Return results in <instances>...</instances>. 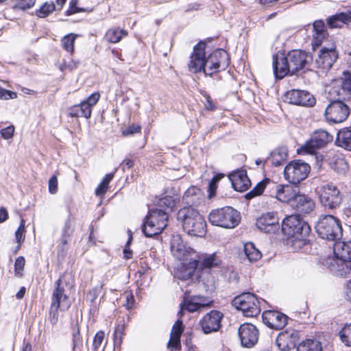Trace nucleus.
<instances>
[{
    "mask_svg": "<svg viewBox=\"0 0 351 351\" xmlns=\"http://www.w3.org/2000/svg\"><path fill=\"white\" fill-rule=\"evenodd\" d=\"M349 106L340 100L331 101L325 110V117L327 121L332 123H341L349 116Z\"/></svg>",
    "mask_w": 351,
    "mask_h": 351,
    "instance_id": "11",
    "label": "nucleus"
},
{
    "mask_svg": "<svg viewBox=\"0 0 351 351\" xmlns=\"http://www.w3.org/2000/svg\"><path fill=\"white\" fill-rule=\"evenodd\" d=\"M290 206L299 214H308L314 210L315 203L308 195L298 193Z\"/></svg>",
    "mask_w": 351,
    "mask_h": 351,
    "instance_id": "23",
    "label": "nucleus"
},
{
    "mask_svg": "<svg viewBox=\"0 0 351 351\" xmlns=\"http://www.w3.org/2000/svg\"><path fill=\"white\" fill-rule=\"evenodd\" d=\"M206 62L204 74L211 76L216 72L225 70L228 66V54L223 49H217L206 58Z\"/></svg>",
    "mask_w": 351,
    "mask_h": 351,
    "instance_id": "10",
    "label": "nucleus"
},
{
    "mask_svg": "<svg viewBox=\"0 0 351 351\" xmlns=\"http://www.w3.org/2000/svg\"><path fill=\"white\" fill-rule=\"evenodd\" d=\"M219 264L220 260L215 254L205 257L201 263V265L203 268L208 269L217 267Z\"/></svg>",
    "mask_w": 351,
    "mask_h": 351,
    "instance_id": "44",
    "label": "nucleus"
},
{
    "mask_svg": "<svg viewBox=\"0 0 351 351\" xmlns=\"http://www.w3.org/2000/svg\"><path fill=\"white\" fill-rule=\"evenodd\" d=\"M313 62L311 53L302 50H291L286 55L278 53L273 56V69L276 77L282 79L287 75H294L308 67Z\"/></svg>",
    "mask_w": 351,
    "mask_h": 351,
    "instance_id": "1",
    "label": "nucleus"
},
{
    "mask_svg": "<svg viewBox=\"0 0 351 351\" xmlns=\"http://www.w3.org/2000/svg\"><path fill=\"white\" fill-rule=\"evenodd\" d=\"M299 340V332L293 329H288L279 333L276 343L281 351H289L296 346Z\"/></svg>",
    "mask_w": 351,
    "mask_h": 351,
    "instance_id": "21",
    "label": "nucleus"
},
{
    "mask_svg": "<svg viewBox=\"0 0 351 351\" xmlns=\"http://www.w3.org/2000/svg\"><path fill=\"white\" fill-rule=\"evenodd\" d=\"M317 193L321 204L329 210H335L340 207L343 195L336 185L330 182L321 185L317 189Z\"/></svg>",
    "mask_w": 351,
    "mask_h": 351,
    "instance_id": "7",
    "label": "nucleus"
},
{
    "mask_svg": "<svg viewBox=\"0 0 351 351\" xmlns=\"http://www.w3.org/2000/svg\"><path fill=\"white\" fill-rule=\"evenodd\" d=\"M288 317L278 311H266L263 313V322L270 328L282 329L287 323Z\"/></svg>",
    "mask_w": 351,
    "mask_h": 351,
    "instance_id": "22",
    "label": "nucleus"
},
{
    "mask_svg": "<svg viewBox=\"0 0 351 351\" xmlns=\"http://www.w3.org/2000/svg\"><path fill=\"white\" fill-rule=\"evenodd\" d=\"M206 43L203 41L198 43L194 47L188 64L189 70L194 73L202 71L204 72L206 62Z\"/></svg>",
    "mask_w": 351,
    "mask_h": 351,
    "instance_id": "15",
    "label": "nucleus"
},
{
    "mask_svg": "<svg viewBox=\"0 0 351 351\" xmlns=\"http://www.w3.org/2000/svg\"><path fill=\"white\" fill-rule=\"evenodd\" d=\"M313 27L314 34L328 33L325 28V23L322 20L315 21Z\"/></svg>",
    "mask_w": 351,
    "mask_h": 351,
    "instance_id": "53",
    "label": "nucleus"
},
{
    "mask_svg": "<svg viewBox=\"0 0 351 351\" xmlns=\"http://www.w3.org/2000/svg\"><path fill=\"white\" fill-rule=\"evenodd\" d=\"M25 262V258L23 256H19L16 259L14 263V270L16 274H19L23 270Z\"/></svg>",
    "mask_w": 351,
    "mask_h": 351,
    "instance_id": "59",
    "label": "nucleus"
},
{
    "mask_svg": "<svg viewBox=\"0 0 351 351\" xmlns=\"http://www.w3.org/2000/svg\"><path fill=\"white\" fill-rule=\"evenodd\" d=\"M69 116L71 117H84L89 119L91 116V110L82 101L80 104L74 105L68 110Z\"/></svg>",
    "mask_w": 351,
    "mask_h": 351,
    "instance_id": "35",
    "label": "nucleus"
},
{
    "mask_svg": "<svg viewBox=\"0 0 351 351\" xmlns=\"http://www.w3.org/2000/svg\"><path fill=\"white\" fill-rule=\"evenodd\" d=\"M328 38V33L313 34L312 40V47L315 50V47L321 46L324 42Z\"/></svg>",
    "mask_w": 351,
    "mask_h": 351,
    "instance_id": "47",
    "label": "nucleus"
},
{
    "mask_svg": "<svg viewBox=\"0 0 351 351\" xmlns=\"http://www.w3.org/2000/svg\"><path fill=\"white\" fill-rule=\"evenodd\" d=\"M238 335L243 347L250 348L254 346L258 340L259 331L253 324L244 323L238 329Z\"/></svg>",
    "mask_w": 351,
    "mask_h": 351,
    "instance_id": "16",
    "label": "nucleus"
},
{
    "mask_svg": "<svg viewBox=\"0 0 351 351\" xmlns=\"http://www.w3.org/2000/svg\"><path fill=\"white\" fill-rule=\"evenodd\" d=\"M184 199L186 204L197 206L203 201V195L199 189L191 187L185 192Z\"/></svg>",
    "mask_w": 351,
    "mask_h": 351,
    "instance_id": "33",
    "label": "nucleus"
},
{
    "mask_svg": "<svg viewBox=\"0 0 351 351\" xmlns=\"http://www.w3.org/2000/svg\"><path fill=\"white\" fill-rule=\"evenodd\" d=\"M282 231L289 237L304 243L311 232L310 226L300 219L299 215H292L286 217L282 225Z\"/></svg>",
    "mask_w": 351,
    "mask_h": 351,
    "instance_id": "6",
    "label": "nucleus"
},
{
    "mask_svg": "<svg viewBox=\"0 0 351 351\" xmlns=\"http://www.w3.org/2000/svg\"><path fill=\"white\" fill-rule=\"evenodd\" d=\"M223 317V313L216 310L206 313L199 322L204 333L210 334L218 331L221 327Z\"/></svg>",
    "mask_w": 351,
    "mask_h": 351,
    "instance_id": "17",
    "label": "nucleus"
},
{
    "mask_svg": "<svg viewBox=\"0 0 351 351\" xmlns=\"http://www.w3.org/2000/svg\"><path fill=\"white\" fill-rule=\"evenodd\" d=\"M202 306H204V305L190 301L186 304L185 309L189 312H195Z\"/></svg>",
    "mask_w": 351,
    "mask_h": 351,
    "instance_id": "61",
    "label": "nucleus"
},
{
    "mask_svg": "<svg viewBox=\"0 0 351 351\" xmlns=\"http://www.w3.org/2000/svg\"><path fill=\"white\" fill-rule=\"evenodd\" d=\"M122 298L124 300L123 305L127 309L132 308L134 304V297L133 294L131 292H125L122 295Z\"/></svg>",
    "mask_w": 351,
    "mask_h": 351,
    "instance_id": "51",
    "label": "nucleus"
},
{
    "mask_svg": "<svg viewBox=\"0 0 351 351\" xmlns=\"http://www.w3.org/2000/svg\"><path fill=\"white\" fill-rule=\"evenodd\" d=\"M336 143L338 146L351 151V126L339 131Z\"/></svg>",
    "mask_w": 351,
    "mask_h": 351,
    "instance_id": "34",
    "label": "nucleus"
},
{
    "mask_svg": "<svg viewBox=\"0 0 351 351\" xmlns=\"http://www.w3.org/2000/svg\"><path fill=\"white\" fill-rule=\"evenodd\" d=\"M271 183L272 182L269 179L258 182L252 191L245 195V197L248 199H250L256 196L261 195L267 186V192L269 193Z\"/></svg>",
    "mask_w": 351,
    "mask_h": 351,
    "instance_id": "37",
    "label": "nucleus"
},
{
    "mask_svg": "<svg viewBox=\"0 0 351 351\" xmlns=\"http://www.w3.org/2000/svg\"><path fill=\"white\" fill-rule=\"evenodd\" d=\"M17 97V94L14 92L6 90L0 86V99H15Z\"/></svg>",
    "mask_w": 351,
    "mask_h": 351,
    "instance_id": "57",
    "label": "nucleus"
},
{
    "mask_svg": "<svg viewBox=\"0 0 351 351\" xmlns=\"http://www.w3.org/2000/svg\"><path fill=\"white\" fill-rule=\"evenodd\" d=\"M333 170L339 175H345L348 169L347 162L343 158H338L332 165Z\"/></svg>",
    "mask_w": 351,
    "mask_h": 351,
    "instance_id": "45",
    "label": "nucleus"
},
{
    "mask_svg": "<svg viewBox=\"0 0 351 351\" xmlns=\"http://www.w3.org/2000/svg\"><path fill=\"white\" fill-rule=\"evenodd\" d=\"M114 177V173H108L103 178L101 182L99 184L97 188L95 190V194L97 196L103 195L106 193L108 189V184L112 180Z\"/></svg>",
    "mask_w": 351,
    "mask_h": 351,
    "instance_id": "43",
    "label": "nucleus"
},
{
    "mask_svg": "<svg viewBox=\"0 0 351 351\" xmlns=\"http://www.w3.org/2000/svg\"><path fill=\"white\" fill-rule=\"evenodd\" d=\"M100 98L99 93H92L86 100L83 101L84 105L87 106L89 110H92V108L97 104Z\"/></svg>",
    "mask_w": 351,
    "mask_h": 351,
    "instance_id": "49",
    "label": "nucleus"
},
{
    "mask_svg": "<svg viewBox=\"0 0 351 351\" xmlns=\"http://www.w3.org/2000/svg\"><path fill=\"white\" fill-rule=\"evenodd\" d=\"M160 206H165L167 208L172 209L176 206V202L173 199L172 197L166 196L160 199Z\"/></svg>",
    "mask_w": 351,
    "mask_h": 351,
    "instance_id": "54",
    "label": "nucleus"
},
{
    "mask_svg": "<svg viewBox=\"0 0 351 351\" xmlns=\"http://www.w3.org/2000/svg\"><path fill=\"white\" fill-rule=\"evenodd\" d=\"M77 37V35L75 34H69L64 36L61 40V44L62 47L66 51L71 53H73L74 43Z\"/></svg>",
    "mask_w": 351,
    "mask_h": 351,
    "instance_id": "42",
    "label": "nucleus"
},
{
    "mask_svg": "<svg viewBox=\"0 0 351 351\" xmlns=\"http://www.w3.org/2000/svg\"><path fill=\"white\" fill-rule=\"evenodd\" d=\"M178 219L182 221L184 230L191 236L203 237L206 232L204 217L191 207H185L178 213Z\"/></svg>",
    "mask_w": 351,
    "mask_h": 351,
    "instance_id": "2",
    "label": "nucleus"
},
{
    "mask_svg": "<svg viewBox=\"0 0 351 351\" xmlns=\"http://www.w3.org/2000/svg\"><path fill=\"white\" fill-rule=\"evenodd\" d=\"M55 10H56V6L53 2H45L36 11V15L39 18H45Z\"/></svg>",
    "mask_w": 351,
    "mask_h": 351,
    "instance_id": "41",
    "label": "nucleus"
},
{
    "mask_svg": "<svg viewBox=\"0 0 351 351\" xmlns=\"http://www.w3.org/2000/svg\"><path fill=\"white\" fill-rule=\"evenodd\" d=\"M131 242V238L127 242L125 248L123 250L124 258L126 259H130L132 258V251L130 249V245Z\"/></svg>",
    "mask_w": 351,
    "mask_h": 351,
    "instance_id": "63",
    "label": "nucleus"
},
{
    "mask_svg": "<svg viewBox=\"0 0 351 351\" xmlns=\"http://www.w3.org/2000/svg\"><path fill=\"white\" fill-rule=\"evenodd\" d=\"M198 265L195 258H190L187 261H182L174 271V276L182 280H186L191 278Z\"/></svg>",
    "mask_w": 351,
    "mask_h": 351,
    "instance_id": "25",
    "label": "nucleus"
},
{
    "mask_svg": "<svg viewBox=\"0 0 351 351\" xmlns=\"http://www.w3.org/2000/svg\"><path fill=\"white\" fill-rule=\"evenodd\" d=\"M315 229L319 236L324 239L336 241L342 236L340 221L331 215L320 216Z\"/></svg>",
    "mask_w": 351,
    "mask_h": 351,
    "instance_id": "5",
    "label": "nucleus"
},
{
    "mask_svg": "<svg viewBox=\"0 0 351 351\" xmlns=\"http://www.w3.org/2000/svg\"><path fill=\"white\" fill-rule=\"evenodd\" d=\"M171 252L173 256L180 261H187L190 258H193V250L185 245L179 234L173 235L171 237Z\"/></svg>",
    "mask_w": 351,
    "mask_h": 351,
    "instance_id": "18",
    "label": "nucleus"
},
{
    "mask_svg": "<svg viewBox=\"0 0 351 351\" xmlns=\"http://www.w3.org/2000/svg\"><path fill=\"white\" fill-rule=\"evenodd\" d=\"M341 341L346 346L351 347V323L346 324L339 332Z\"/></svg>",
    "mask_w": 351,
    "mask_h": 351,
    "instance_id": "40",
    "label": "nucleus"
},
{
    "mask_svg": "<svg viewBox=\"0 0 351 351\" xmlns=\"http://www.w3.org/2000/svg\"><path fill=\"white\" fill-rule=\"evenodd\" d=\"M232 304L242 311L245 317H253L259 315L261 308L256 296L251 293H243L234 298Z\"/></svg>",
    "mask_w": 351,
    "mask_h": 351,
    "instance_id": "8",
    "label": "nucleus"
},
{
    "mask_svg": "<svg viewBox=\"0 0 351 351\" xmlns=\"http://www.w3.org/2000/svg\"><path fill=\"white\" fill-rule=\"evenodd\" d=\"M141 128L138 125L132 124L129 125L126 129L122 131L123 136L133 135L136 133L141 132Z\"/></svg>",
    "mask_w": 351,
    "mask_h": 351,
    "instance_id": "56",
    "label": "nucleus"
},
{
    "mask_svg": "<svg viewBox=\"0 0 351 351\" xmlns=\"http://www.w3.org/2000/svg\"><path fill=\"white\" fill-rule=\"evenodd\" d=\"M337 58L338 53L335 49V45L332 43L329 46H324L320 49L315 59V64L323 72H327L332 67Z\"/></svg>",
    "mask_w": 351,
    "mask_h": 351,
    "instance_id": "12",
    "label": "nucleus"
},
{
    "mask_svg": "<svg viewBox=\"0 0 351 351\" xmlns=\"http://www.w3.org/2000/svg\"><path fill=\"white\" fill-rule=\"evenodd\" d=\"M14 126L12 125L2 129L0 132L2 138L5 140L12 138L14 133Z\"/></svg>",
    "mask_w": 351,
    "mask_h": 351,
    "instance_id": "55",
    "label": "nucleus"
},
{
    "mask_svg": "<svg viewBox=\"0 0 351 351\" xmlns=\"http://www.w3.org/2000/svg\"><path fill=\"white\" fill-rule=\"evenodd\" d=\"M332 136L325 130H319L315 132L311 138L301 148V152L313 154L316 149L326 146L332 141Z\"/></svg>",
    "mask_w": 351,
    "mask_h": 351,
    "instance_id": "14",
    "label": "nucleus"
},
{
    "mask_svg": "<svg viewBox=\"0 0 351 351\" xmlns=\"http://www.w3.org/2000/svg\"><path fill=\"white\" fill-rule=\"evenodd\" d=\"M14 5L13 9L25 10L32 8L36 3V0H14Z\"/></svg>",
    "mask_w": 351,
    "mask_h": 351,
    "instance_id": "46",
    "label": "nucleus"
},
{
    "mask_svg": "<svg viewBox=\"0 0 351 351\" xmlns=\"http://www.w3.org/2000/svg\"><path fill=\"white\" fill-rule=\"evenodd\" d=\"M24 232H25V220L21 219V224L16 231L15 232V237L16 242L21 245V243L24 241L25 236H24Z\"/></svg>",
    "mask_w": 351,
    "mask_h": 351,
    "instance_id": "52",
    "label": "nucleus"
},
{
    "mask_svg": "<svg viewBox=\"0 0 351 351\" xmlns=\"http://www.w3.org/2000/svg\"><path fill=\"white\" fill-rule=\"evenodd\" d=\"M105 337V333L102 330L98 331L93 339V351H98L101 347Z\"/></svg>",
    "mask_w": 351,
    "mask_h": 351,
    "instance_id": "48",
    "label": "nucleus"
},
{
    "mask_svg": "<svg viewBox=\"0 0 351 351\" xmlns=\"http://www.w3.org/2000/svg\"><path fill=\"white\" fill-rule=\"evenodd\" d=\"M311 171L310 165L301 160L290 162L284 169L285 178L290 183L298 184L305 180Z\"/></svg>",
    "mask_w": 351,
    "mask_h": 351,
    "instance_id": "9",
    "label": "nucleus"
},
{
    "mask_svg": "<svg viewBox=\"0 0 351 351\" xmlns=\"http://www.w3.org/2000/svg\"><path fill=\"white\" fill-rule=\"evenodd\" d=\"M256 226L265 233H275L279 229L278 219L274 213H267L257 219Z\"/></svg>",
    "mask_w": 351,
    "mask_h": 351,
    "instance_id": "24",
    "label": "nucleus"
},
{
    "mask_svg": "<svg viewBox=\"0 0 351 351\" xmlns=\"http://www.w3.org/2000/svg\"><path fill=\"white\" fill-rule=\"evenodd\" d=\"M79 64H80V62L79 61H75V60H71L69 62H67L68 70L72 71V70L77 68Z\"/></svg>",
    "mask_w": 351,
    "mask_h": 351,
    "instance_id": "64",
    "label": "nucleus"
},
{
    "mask_svg": "<svg viewBox=\"0 0 351 351\" xmlns=\"http://www.w3.org/2000/svg\"><path fill=\"white\" fill-rule=\"evenodd\" d=\"M285 100L303 106H313L315 104V99L310 93L295 89L287 91L285 95Z\"/></svg>",
    "mask_w": 351,
    "mask_h": 351,
    "instance_id": "19",
    "label": "nucleus"
},
{
    "mask_svg": "<svg viewBox=\"0 0 351 351\" xmlns=\"http://www.w3.org/2000/svg\"><path fill=\"white\" fill-rule=\"evenodd\" d=\"M81 343V336L80 333V329L77 328V331L73 334V349L78 346Z\"/></svg>",
    "mask_w": 351,
    "mask_h": 351,
    "instance_id": "62",
    "label": "nucleus"
},
{
    "mask_svg": "<svg viewBox=\"0 0 351 351\" xmlns=\"http://www.w3.org/2000/svg\"><path fill=\"white\" fill-rule=\"evenodd\" d=\"M351 22V12H340L327 19V24L330 28H341L344 24Z\"/></svg>",
    "mask_w": 351,
    "mask_h": 351,
    "instance_id": "30",
    "label": "nucleus"
},
{
    "mask_svg": "<svg viewBox=\"0 0 351 351\" xmlns=\"http://www.w3.org/2000/svg\"><path fill=\"white\" fill-rule=\"evenodd\" d=\"M124 336V325L119 324L117 325L114 330V338L117 339H119V343H121L123 337Z\"/></svg>",
    "mask_w": 351,
    "mask_h": 351,
    "instance_id": "60",
    "label": "nucleus"
},
{
    "mask_svg": "<svg viewBox=\"0 0 351 351\" xmlns=\"http://www.w3.org/2000/svg\"><path fill=\"white\" fill-rule=\"evenodd\" d=\"M58 309L60 308L55 306L50 305L48 319L52 326H54L58 323L59 318Z\"/></svg>",
    "mask_w": 351,
    "mask_h": 351,
    "instance_id": "50",
    "label": "nucleus"
},
{
    "mask_svg": "<svg viewBox=\"0 0 351 351\" xmlns=\"http://www.w3.org/2000/svg\"><path fill=\"white\" fill-rule=\"evenodd\" d=\"M168 218L167 213L160 208L150 210L143 224V232L147 237L160 234L167 226Z\"/></svg>",
    "mask_w": 351,
    "mask_h": 351,
    "instance_id": "3",
    "label": "nucleus"
},
{
    "mask_svg": "<svg viewBox=\"0 0 351 351\" xmlns=\"http://www.w3.org/2000/svg\"><path fill=\"white\" fill-rule=\"evenodd\" d=\"M128 35L127 30L118 27H113L108 29L104 36V39L110 43H118L123 38Z\"/></svg>",
    "mask_w": 351,
    "mask_h": 351,
    "instance_id": "32",
    "label": "nucleus"
},
{
    "mask_svg": "<svg viewBox=\"0 0 351 351\" xmlns=\"http://www.w3.org/2000/svg\"><path fill=\"white\" fill-rule=\"evenodd\" d=\"M343 77L341 79V89L339 94L345 96L351 95V73L349 72H343Z\"/></svg>",
    "mask_w": 351,
    "mask_h": 351,
    "instance_id": "39",
    "label": "nucleus"
},
{
    "mask_svg": "<svg viewBox=\"0 0 351 351\" xmlns=\"http://www.w3.org/2000/svg\"><path fill=\"white\" fill-rule=\"evenodd\" d=\"M321 343L315 339H306L300 343L297 351H322Z\"/></svg>",
    "mask_w": 351,
    "mask_h": 351,
    "instance_id": "38",
    "label": "nucleus"
},
{
    "mask_svg": "<svg viewBox=\"0 0 351 351\" xmlns=\"http://www.w3.org/2000/svg\"><path fill=\"white\" fill-rule=\"evenodd\" d=\"M208 220L214 226L224 228H234L240 222L241 215L239 211L230 206L213 210Z\"/></svg>",
    "mask_w": 351,
    "mask_h": 351,
    "instance_id": "4",
    "label": "nucleus"
},
{
    "mask_svg": "<svg viewBox=\"0 0 351 351\" xmlns=\"http://www.w3.org/2000/svg\"><path fill=\"white\" fill-rule=\"evenodd\" d=\"M49 191L51 194H56L58 191V178L55 175L49 180Z\"/></svg>",
    "mask_w": 351,
    "mask_h": 351,
    "instance_id": "58",
    "label": "nucleus"
},
{
    "mask_svg": "<svg viewBox=\"0 0 351 351\" xmlns=\"http://www.w3.org/2000/svg\"><path fill=\"white\" fill-rule=\"evenodd\" d=\"M244 253L246 258L251 263L256 262L259 260L261 256V252L255 247L252 243H247L244 245Z\"/></svg>",
    "mask_w": 351,
    "mask_h": 351,
    "instance_id": "36",
    "label": "nucleus"
},
{
    "mask_svg": "<svg viewBox=\"0 0 351 351\" xmlns=\"http://www.w3.org/2000/svg\"><path fill=\"white\" fill-rule=\"evenodd\" d=\"M233 189L239 192L247 191L251 185V181L245 170H239L229 176Z\"/></svg>",
    "mask_w": 351,
    "mask_h": 351,
    "instance_id": "26",
    "label": "nucleus"
},
{
    "mask_svg": "<svg viewBox=\"0 0 351 351\" xmlns=\"http://www.w3.org/2000/svg\"><path fill=\"white\" fill-rule=\"evenodd\" d=\"M63 278L64 276L60 277L56 282V287L52 293L51 305L64 311L69 308L71 302L68 296L64 293V288L62 285Z\"/></svg>",
    "mask_w": 351,
    "mask_h": 351,
    "instance_id": "20",
    "label": "nucleus"
},
{
    "mask_svg": "<svg viewBox=\"0 0 351 351\" xmlns=\"http://www.w3.org/2000/svg\"><path fill=\"white\" fill-rule=\"evenodd\" d=\"M288 149L286 147H280L273 150L270 154L269 160L272 165L279 167L282 165L287 160Z\"/></svg>",
    "mask_w": 351,
    "mask_h": 351,
    "instance_id": "31",
    "label": "nucleus"
},
{
    "mask_svg": "<svg viewBox=\"0 0 351 351\" xmlns=\"http://www.w3.org/2000/svg\"><path fill=\"white\" fill-rule=\"evenodd\" d=\"M74 232V227L71 218L69 217L64 222L61 230V236L59 239L58 249L60 252H64L67 250V244L71 240Z\"/></svg>",
    "mask_w": 351,
    "mask_h": 351,
    "instance_id": "27",
    "label": "nucleus"
},
{
    "mask_svg": "<svg viewBox=\"0 0 351 351\" xmlns=\"http://www.w3.org/2000/svg\"><path fill=\"white\" fill-rule=\"evenodd\" d=\"M333 252L337 259L343 262L351 261V242L335 241Z\"/></svg>",
    "mask_w": 351,
    "mask_h": 351,
    "instance_id": "28",
    "label": "nucleus"
},
{
    "mask_svg": "<svg viewBox=\"0 0 351 351\" xmlns=\"http://www.w3.org/2000/svg\"><path fill=\"white\" fill-rule=\"evenodd\" d=\"M184 330L182 322L180 319L177 320L171 331L170 339L168 342V348L178 350L180 348V337Z\"/></svg>",
    "mask_w": 351,
    "mask_h": 351,
    "instance_id": "29",
    "label": "nucleus"
},
{
    "mask_svg": "<svg viewBox=\"0 0 351 351\" xmlns=\"http://www.w3.org/2000/svg\"><path fill=\"white\" fill-rule=\"evenodd\" d=\"M298 193V189L292 185L277 184L273 182L270 186L269 195L276 198L282 202L289 203L291 206V203H293V200Z\"/></svg>",
    "mask_w": 351,
    "mask_h": 351,
    "instance_id": "13",
    "label": "nucleus"
}]
</instances>
